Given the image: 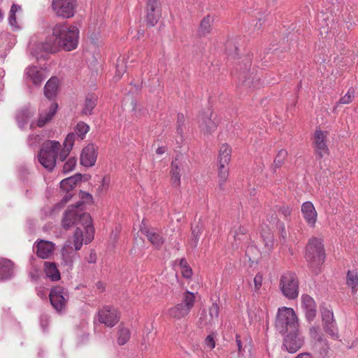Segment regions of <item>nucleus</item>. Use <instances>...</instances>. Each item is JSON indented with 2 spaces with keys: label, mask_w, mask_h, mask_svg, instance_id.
I'll list each match as a JSON object with an SVG mask.
<instances>
[{
  "label": "nucleus",
  "mask_w": 358,
  "mask_h": 358,
  "mask_svg": "<svg viewBox=\"0 0 358 358\" xmlns=\"http://www.w3.org/2000/svg\"><path fill=\"white\" fill-rule=\"evenodd\" d=\"M325 255L321 239L312 238L306 248V259L310 268L317 272L318 267L324 261Z\"/></svg>",
  "instance_id": "obj_5"
},
{
  "label": "nucleus",
  "mask_w": 358,
  "mask_h": 358,
  "mask_svg": "<svg viewBox=\"0 0 358 358\" xmlns=\"http://www.w3.org/2000/svg\"><path fill=\"white\" fill-rule=\"evenodd\" d=\"M38 295L41 297V298H43L45 296V294L42 291V290H38Z\"/></svg>",
  "instance_id": "obj_62"
},
{
  "label": "nucleus",
  "mask_w": 358,
  "mask_h": 358,
  "mask_svg": "<svg viewBox=\"0 0 358 358\" xmlns=\"http://www.w3.org/2000/svg\"><path fill=\"white\" fill-rule=\"evenodd\" d=\"M72 247L71 242L66 243L61 250V265L66 268L71 270L73 266L75 260L78 258V255Z\"/></svg>",
  "instance_id": "obj_11"
},
{
  "label": "nucleus",
  "mask_w": 358,
  "mask_h": 358,
  "mask_svg": "<svg viewBox=\"0 0 358 358\" xmlns=\"http://www.w3.org/2000/svg\"><path fill=\"white\" fill-rule=\"evenodd\" d=\"M141 231L157 248H159L164 242V237L154 229L141 228Z\"/></svg>",
  "instance_id": "obj_22"
},
{
  "label": "nucleus",
  "mask_w": 358,
  "mask_h": 358,
  "mask_svg": "<svg viewBox=\"0 0 358 358\" xmlns=\"http://www.w3.org/2000/svg\"><path fill=\"white\" fill-rule=\"evenodd\" d=\"M346 283L351 288L352 292L355 293L358 290V275L355 271H349L346 277Z\"/></svg>",
  "instance_id": "obj_33"
},
{
  "label": "nucleus",
  "mask_w": 358,
  "mask_h": 358,
  "mask_svg": "<svg viewBox=\"0 0 358 358\" xmlns=\"http://www.w3.org/2000/svg\"><path fill=\"white\" fill-rule=\"evenodd\" d=\"M13 275V263L9 259L0 258V281L10 279Z\"/></svg>",
  "instance_id": "obj_21"
},
{
  "label": "nucleus",
  "mask_w": 358,
  "mask_h": 358,
  "mask_svg": "<svg viewBox=\"0 0 358 358\" xmlns=\"http://www.w3.org/2000/svg\"><path fill=\"white\" fill-rule=\"evenodd\" d=\"M190 310L180 303L170 308L168 310L169 315L176 320H180L188 315Z\"/></svg>",
  "instance_id": "obj_24"
},
{
  "label": "nucleus",
  "mask_w": 358,
  "mask_h": 358,
  "mask_svg": "<svg viewBox=\"0 0 358 358\" xmlns=\"http://www.w3.org/2000/svg\"><path fill=\"white\" fill-rule=\"evenodd\" d=\"M75 141V134H69L63 143L64 148L61 149V144L57 141H47L43 143L38 157L41 164L47 170L51 171L56 165L57 157L60 161H64L69 155Z\"/></svg>",
  "instance_id": "obj_3"
},
{
  "label": "nucleus",
  "mask_w": 358,
  "mask_h": 358,
  "mask_svg": "<svg viewBox=\"0 0 358 358\" xmlns=\"http://www.w3.org/2000/svg\"><path fill=\"white\" fill-rule=\"evenodd\" d=\"M182 275L186 278H189L192 275V269L189 266H184L183 268H182Z\"/></svg>",
  "instance_id": "obj_53"
},
{
  "label": "nucleus",
  "mask_w": 358,
  "mask_h": 358,
  "mask_svg": "<svg viewBox=\"0 0 358 358\" xmlns=\"http://www.w3.org/2000/svg\"><path fill=\"white\" fill-rule=\"evenodd\" d=\"M21 7L13 4L9 12L8 22L9 24L13 27V30H17L20 28L16 20V13L18 10H20Z\"/></svg>",
  "instance_id": "obj_35"
},
{
  "label": "nucleus",
  "mask_w": 358,
  "mask_h": 358,
  "mask_svg": "<svg viewBox=\"0 0 358 358\" xmlns=\"http://www.w3.org/2000/svg\"><path fill=\"white\" fill-rule=\"evenodd\" d=\"M226 165L222 164L218 165V184L221 189H224L229 176V169Z\"/></svg>",
  "instance_id": "obj_31"
},
{
  "label": "nucleus",
  "mask_w": 358,
  "mask_h": 358,
  "mask_svg": "<svg viewBox=\"0 0 358 358\" xmlns=\"http://www.w3.org/2000/svg\"><path fill=\"white\" fill-rule=\"evenodd\" d=\"M39 138V136L36 135H31L29 136L28 141L29 143L31 146L34 145V143H37L38 140Z\"/></svg>",
  "instance_id": "obj_57"
},
{
  "label": "nucleus",
  "mask_w": 358,
  "mask_h": 358,
  "mask_svg": "<svg viewBox=\"0 0 358 358\" xmlns=\"http://www.w3.org/2000/svg\"><path fill=\"white\" fill-rule=\"evenodd\" d=\"M236 342L238 347V352L240 355H241L244 351V349L243 348L242 343L240 338V336L238 334L236 335Z\"/></svg>",
  "instance_id": "obj_54"
},
{
  "label": "nucleus",
  "mask_w": 358,
  "mask_h": 358,
  "mask_svg": "<svg viewBox=\"0 0 358 358\" xmlns=\"http://www.w3.org/2000/svg\"><path fill=\"white\" fill-rule=\"evenodd\" d=\"M231 154L229 146L226 143L222 144L219 151V164H228L231 160Z\"/></svg>",
  "instance_id": "obj_27"
},
{
  "label": "nucleus",
  "mask_w": 358,
  "mask_h": 358,
  "mask_svg": "<svg viewBox=\"0 0 358 358\" xmlns=\"http://www.w3.org/2000/svg\"><path fill=\"white\" fill-rule=\"evenodd\" d=\"M78 36L79 30L76 27L57 24L52 27V34L39 45V48L46 53L56 52L60 48L71 51L77 47Z\"/></svg>",
  "instance_id": "obj_2"
},
{
  "label": "nucleus",
  "mask_w": 358,
  "mask_h": 358,
  "mask_svg": "<svg viewBox=\"0 0 358 358\" xmlns=\"http://www.w3.org/2000/svg\"><path fill=\"white\" fill-rule=\"evenodd\" d=\"M184 266H188L187 262L185 259H181L180 261V266L183 268Z\"/></svg>",
  "instance_id": "obj_63"
},
{
  "label": "nucleus",
  "mask_w": 358,
  "mask_h": 358,
  "mask_svg": "<svg viewBox=\"0 0 358 358\" xmlns=\"http://www.w3.org/2000/svg\"><path fill=\"white\" fill-rule=\"evenodd\" d=\"M185 123V117L182 114L178 115L177 124L184 125Z\"/></svg>",
  "instance_id": "obj_58"
},
{
  "label": "nucleus",
  "mask_w": 358,
  "mask_h": 358,
  "mask_svg": "<svg viewBox=\"0 0 358 358\" xmlns=\"http://www.w3.org/2000/svg\"><path fill=\"white\" fill-rule=\"evenodd\" d=\"M355 97V90L350 88L348 92L342 96L339 101L336 103V106L337 107L339 104H348L352 101Z\"/></svg>",
  "instance_id": "obj_41"
},
{
  "label": "nucleus",
  "mask_w": 358,
  "mask_h": 358,
  "mask_svg": "<svg viewBox=\"0 0 358 358\" xmlns=\"http://www.w3.org/2000/svg\"><path fill=\"white\" fill-rule=\"evenodd\" d=\"M99 321L106 327H113L119 321L120 316L117 310L110 306H104L98 313Z\"/></svg>",
  "instance_id": "obj_9"
},
{
  "label": "nucleus",
  "mask_w": 358,
  "mask_h": 358,
  "mask_svg": "<svg viewBox=\"0 0 358 358\" xmlns=\"http://www.w3.org/2000/svg\"><path fill=\"white\" fill-rule=\"evenodd\" d=\"M310 334L312 338L319 342L322 341V337L319 332V328L313 327L310 329Z\"/></svg>",
  "instance_id": "obj_48"
},
{
  "label": "nucleus",
  "mask_w": 358,
  "mask_h": 358,
  "mask_svg": "<svg viewBox=\"0 0 358 358\" xmlns=\"http://www.w3.org/2000/svg\"><path fill=\"white\" fill-rule=\"evenodd\" d=\"M220 313V307L217 303H213L212 306L209 308V317L210 318L207 322L204 323V324H215L218 321Z\"/></svg>",
  "instance_id": "obj_37"
},
{
  "label": "nucleus",
  "mask_w": 358,
  "mask_h": 358,
  "mask_svg": "<svg viewBox=\"0 0 358 358\" xmlns=\"http://www.w3.org/2000/svg\"><path fill=\"white\" fill-rule=\"evenodd\" d=\"M176 133L180 136V139L182 140L183 138V134H184V125L177 124Z\"/></svg>",
  "instance_id": "obj_56"
},
{
  "label": "nucleus",
  "mask_w": 358,
  "mask_h": 358,
  "mask_svg": "<svg viewBox=\"0 0 358 358\" xmlns=\"http://www.w3.org/2000/svg\"><path fill=\"white\" fill-rule=\"evenodd\" d=\"M57 87L58 79L57 78H51L45 85V96L49 99L55 97L57 92Z\"/></svg>",
  "instance_id": "obj_26"
},
{
  "label": "nucleus",
  "mask_w": 358,
  "mask_h": 358,
  "mask_svg": "<svg viewBox=\"0 0 358 358\" xmlns=\"http://www.w3.org/2000/svg\"><path fill=\"white\" fill-rule=\"evenodd\" d=\"M301 213L306 222L310 227H314L317 218V211L310 201H306L301 206Z\"/></svg>",
  "instance_id": "obj_17"
},
{
  "label": "nucleus",
  "mask_w": 358,
  "mask_h": 358,
  "mask_svg": "<svg viewBox=\"0 0 358 358\" xmlns=\"http://www.w3.org/2000/svg\"><path fill=\"white\" fill-rule=\"evenodd\" d=\"M80 197L81 199L80 201L76 202V205H71L70 206L67 210H69L71 207H75L78 210H79L80 213L83 212V205L85 203H90L92 201V196L91 194L86 193L85 192H80Z\"/></svg>",
  "instance_id": "obj_34"
},
{
  "label": "nucleus",
  "mask_w": 358,
  "mask_h": 358,
  "mask_svg": "<svg viewBox=\"0 0 358 358\" xmlns=\"http://www.w3.org/2000/svg\"><path fill=\"white\" fill-rule=\"evenodd\" d=\"M77 6L76 0H52V8L57 16L62 18L72 17Z\"/></svg>",
  "instance_id": "obj_7"
},
{
  "label": "nucleus",
  "mask_w": 358,
  "mask_h": 358,
  "mask_svg": "<svg viewBox=\"0 0 358 358\" xmlns=\"http://www.w3.org/2000/svg\"><path fill=\"white\" fill-rule=\"evenodd\" d=\"M71 196H72L71 194L69 193V192H67L66 194L64 196V197L62 199V202L64 203H67L69 201V199L71 198Z\"/></svg>",
  "instance_id": "obj_60"
},
{
  "label": "nucleus",
  "mask_w": 358,
  "mask_h": 358,
  "mask_svg": "<svg viewBox=\"0 0 358 358\" xmlns=\"http://www.w3.org/2000/svg\"><path fill=\"white\" fill-rule=\"evenodd\" d=\"M275 325L278 331L282 334L298 329V320L294 310L287 307L279 308Z\"/></svg>",
  "instance_id": "obj_4"
},
{
  "label": "nucleus",
  "mask_w": 358,
  "mask_h": 358,
  "mask_svg": "<svg viewBox=\"0 0 358 358\" xmlns=\"http://www.w3.org/2000/svg\"><path fill=\"white\" fill-rule=\"evenodd\" d=\"M90 127L83 122H80L77 124L75 128L76 135L81 139H83L85 134L89 131Z\"/></svg>",
  "instance_id": "obj_40"
},
{
  "label": "nucleus",
  "mask_w": 358,
  "mask_h": 358,
  "mask_svg": "<svg viewBox=\"0 0 358 358\" xmlns=\"http://www.w3.org/2000/svg\"><path fill=\"white\" fill-rule=\"evenodd\" d=\"M196 296L193 292L186 291L182 294L180 305L191 310L195 303Z\"/></svg>",
  "instance_id": "obj_29"
},
{
  "label": "nucleus",
  "mask_w": 358,
  "mask_h": 358,
  "mask_svg": "<svg viewBox=\"0 0 358 358\" xmlns=\"http://www.w3.org/2000/svg\"><path fill=\"white\" fill-rule=\"evenodd\" d=\"M166 150V147H164V146H162V147H159L157 150H156V153L157 155H162L164 154Z\"/></svg>",
  "instance_id": "obj_59"
},
{
  "label": "nucleus",
  "mask_w": 358,
  "mask_h": 358,
  "mask_svg": "<svg viewBox=\"0 0 358 358\" xmlns=\"http://www.w3.org/2000/svg\"><path fill=\"white\" fill-rule=\"evenodd\" d=\"M279 232L280 237L282 238L284 240H286L287 238V232L285 229V227L283 224H280L279 225Z\"/></svg>",
  "instance_id": "obj_55"
},
{
  "label": "nucleus",
  "mask_w": 358,
  "mask_h": 358,
  "mask_svg": "<svg viewBox=\"0 0 358 358\" xmlns=\"http://www.w3.org/2000/svg\"><path fill=\"white\" fill-rule=\"evenodd\" d=\"M49 297L52 306L57 311H62L65 308L68 294L63 287L52 288Z\"/></svg>",
  "instance_id": "obj_10"
},
{
  "label": "nucleus",
  "mask_w": 358,
  "mask_h": 358,
  "mask_svg": "<svg viewBox=\"0 0 358 358\" xmlns=\"http://www.w3.org/2000/svg\"><path fill=\"white\" fill-rule=\"evenodd\" d=\"M262 237L264 238V241L265 242V245L268 248V249H270L273 246V236L268 235L266 237H264L262 236Z\"/></svg>",
  "instance_id": "obj_52"
},
{
  "label": "nucleus",
  "mask_w": 358,
  "mask_h": 358,
  "mask_svg": "<svg viewBox=\"0 0 358 358\" xmlns=\"http://www.w3.org/2000/svg\"><path fill=\"white\" fill-rule=\"evenodd\" d=\"M76 179L75 177H71L62 180L60 182V187L62 189L69 192L76 185Z\"/></svg>",
  "instance_id": "obj_42"
},
{
  "label": "nucleus",
  "mask_w": 358,
  "mask_h": 358,
  "mask_svg": "<svg viewBox=\"0 0 358 358\" xmlns=\"http://www.w3.org/2000/svg\"><path fill=\"white\" fill-rule=\"evenodd\" d=\"M97 157L96 148L93 144H89L82 151L80 163L86 167L94 165Z\"/></svg>",
  "instance_id": "obj_15"
},
{
  "label": "nucleus",
  "mask_w": 358,
  "mask_h": 358,
  "mask_svg": "<svg viewBox=\"0 0 358 358\" xmlns=\"http://www.w3.org/2000/svg\"><path fill=\"white\" fill-rule=\"evenodd\" d=\"M199 127L204 134H210L217 127V124L212 119V113L208 110L199 117Z\"/></svg>",
  "instance_id": "obj_19"
},
{
  "label": "nucleus",
  "mask_w": 358,
  "mask_h": 358,
  "mask_svg": "<svg viewBox=\"0 0 358 358\" xmlns=\"http://www.w3.org/2000/svg\"><path fill=\"white\" fill-rule=\"evenodd\" d=\"M146 3V22L150 26H155L159 17L160 10L159 0H143Z\"/></svg>",
  "instance_id": "obj_12"
},
{
  "label": "nucleus",
  "mask_w": 358,
  "mask_h": 358,
  "mask_svg": "<svg viewBox=\"0 0 358 358\" xmlns=\"http://www.w3.org/2000/svg\"><path fill=\"white\" fill-rule=\"evenodd\" d=\"M263 276L261 273H257L254 278V283L255 289H259L262 285Z\"/></svg>",
  "instance_id": "obj_50"
},
{
  "label": "nucleus",
  "mask_w": 358,
  "mask_h": 358,
  "mask_svg": "<svg viewBox=\"0 0 358 358\" xmlns=\"http://www.w3.org/2000/svg\"><path fill=\"white\" fill-rule=\"evenodd\" d=\"M44 270L46 276L52 281H57L60 279V273L54 262H45Z\"/></svg>",
  "instance_id": "obj_25"
},
{
  "label": "nucleus",
  "mask_w": 358,
  "mask_h": 358,
  "mask_svg": "<svg viewBox=\"0 0 358 358\" xmlns=\"http://www.w3.org/2000/svg\"><path fill=\"white\" fill-rule=\"evenodd\" d=\"M57 104L53 103L50 105L49 108V110L48 112L41 111L39 113L38 119L36 122V125L38 127H43L45 124H47L49 121L51 120L52 117L55 115L57 110Z\"/></svg>",
  "instance_id": "obj_23"
},
{
  "label": "nucleus",
  "mask_w": 358,
  "mask_h": 358,
  "mask_svg": "<svg viewBox=\"0 0 358 358\" xmlns=\"http://www.w3.org/2000/svg\"><path fill=\"white\" fill-rule=\"evenodd\" d=\"M296 358H313L309 353H301Z\"/></svg>",
  "instance_id": "obj_61"
},
{
  "label": "nucleus",
  "mask_w": 358,
  "mask_h": 358,
  "mask_svg": "<svg viewBox=\"0 0 358 358\" xmlns=\"http://www.w3.org/2000/svg\"><path fill=\"white\" fill-rule=\"evenodd\" d=\"M247 229L243 227H239L234 234L236 241H243L246 238Z\"/></svg>",
  "instance_id": "obj_47"
},
{
  "label": "nucleus",
  "mask_w": 358,
  "mask_h": 358,
  "mask_svg": "<svg viewBox=\"0 0 358 358\" xmlns=\"http://www.w3.org/2000/svg\"><path fill=\"white\" fill-rule=\"evenodd\" d=\"M282 294L289 299H295L299 295V281L296 274L287 271L282 274L280 281Z\"/></svg>",
  "instance_id": "obj_6"
},
{
  "label": "nucleus",
  "mask_w": 358,
  "mask_h": 358,
  "mask_svg": "<svg viewBox=\"0 0 358 358\" xmlns=\"http://www.w3.org/2000/svg\"><path fill=\"white\" fill-rule=\"evenodd\" d=\"M322 324L335 322L334 319L333 311L327 308H324L321 310Z\"/></svg>",
  "instance_id": "obj_43"
},
{
  "label": "nucleus",
  "mask_w": 358,
  "mask_h": 358,
  "mask_svg": "<svg viewBox=\"0 0 358 358\" xmlns=\"http://www.w3.org/2000/svg\"><path fill=\"white\" fill-rule=\"evenodd\" d=\"M77 226L73 237L75 250H80L83 243L87 244L94 238V230L90 214L80 213L76 208L71 207L67 210L62 220V226L69 229L72 226Z\"/></svg>",
  "instance_id": "obj_1"
},
{
  "label": "nucleus",
  "mask_w": 358,
  "mask_h": 358,
  "mask_svg": "<svg viewBox=\"0 0 358 358\" xmlns=\"http://www.w3.org/2000/svg\"><path fill=\"white\" fill-rule=\"evenodd\" d=\"M323 328L325 332L332 338L335 339L338 338V329L335 322L323 324Z\"/></svg>",
  "instance_id": "obj_39"
},
{
  "label": "nucleus",
  "mask_w": 358,
  "mask_h": 358,
  "mask_svg": "<svg viewBox=\"0 0 358 358\" xmlns=\"http://www.w3.org/2000/svg\"><path fill=\"white\" fill-rule=\"evenodd\" d=\"M280 213H282L285 217H287L291 215L292 208L287 206H283L280 208Z\"/></svg>",
  "instance_id": "obj_51"
},
{
  "label": "nucleus",
  "mask_w": 358,
  "mask_h": 358,
  "mask_svg": "<svg viewBox=\"0 0 358 358\" xmlns=\"http://www.w3.org/2000/svg\"><path fill=\"white\" fill-rule=\"evenodd\" d=\"M287 333L284 338L283 346L289 353H294L303 345V338L299 334L298 329Z\"/></svg>",
  "instance_id": "obj_8"
},
{
  "label": "nucleus",
  "mask_w": 358,
  "mask_h": 358,
  "mask_svg": "<svg viewBox=\"0 0 358 358\" xmlns=\"http://www.w3.org/2000/svg\"><path fill=\"white\" fill-rule=\"evenodd\" d=\"M287 156V151L286 150L282 149L277 154L275 159L274 160V165L275 167H280L284 163L285 158Z\"/></svg>",
  "instance_id": "obj_44"
},
{
  "label": "nucleus",
  "mask_w": 358,
  "mask_h": 358,
  "mask_svg": "<svg viewBox=\"0 0 358 358\" xmlns=\"http://www.w3.org/2000/svg\"><path fill=\"white\" fill-rule=\"evenodd\" d=\"M182 156L178 155L172 161L170 172L172 185L176 187L180 186V171L182 169Z\"/></svg>",
  "instance_id": "obj_14"
},
{
  "label": "nucleus",
  "mask_w": 358,
  "mask_h": 358,
  "mask_svg": "<svg viewBox=\"0 0 358 358\" xmlns=\"http://www.w3.org/2000/svg\"><path fill=\"white\" fill-rule=\"evenodd\" d=\"M34 250L38 257L48 259L54 254L55 244L49 241L39 240L35 242Z\"/></svg>",
  "instance_id": "obj_13"
},
{
  "label": "nucleus",
  "mask_w": 358,
  "mask_h": 358,
  "mask_svg": "<svg viewBox=\"0 0 358 358\" xmlns=\"http://www.w3.org/2000/svg\"><path fill=\"white\" fill-rule=\"evenodd\" d=\"M24 76L27 80L31 81L35 85H40L46 77L44 73L36 66L27 68Z\"/></svg>",
  "instance_id": "obj_20"
},
{
  "label": "nucleus",
  "mask_w": 358,
  "mask_h": 358,
  "mask_svg": "<svg viewBox=\"0 0 358 358\" xmlns=\"http://www.w3.org/2000/svg\"><path fill=\"white\" fill-rule=\"evenodd\" d=\"M95 262V254L92 255L91 253L90 259L89 260V262Z\"/></svg>",
  "instance_id": "obj_64"
},
{
  "label": "nucleus",
  "mask_w": 358,
  "mask_h": 358,
  "mask_svg": "<svg viewBox=\"0 0 358 358\" xmlns=\"http://www.w3.org/2000/svg\"><path fill=\"white\" fill-rule=\"evenodd\" d=\"M126 71V66L123 59H118L117 61L115 76L117 78H120Z\"/></svg>",
  "instance_id": "obj_46"
},
{
  "label": "nucleus",
  "mask_w": 358,
  "mask_h": 358,
  "mask_svg": "<svg viewBox=\"0 0 358 358\" xmlns=\"http://www.w3.org/2000/svg\"><path fill=\"white\" fill-rule=\"evenodd\" d=\"M301 306L308 321H312L316 316V304L314 299L308 294L301 296Z\"/></svg>",
  "instance_id": "obj_18"
},
{
  "label": "nucleus",
  "mask_w": 358,
  "mask_h": 358,
  "mask_svg": "<svg viewBox=\"0 0 358 358\" xmlns=\"http://www.w3.org/2000/svg\"><path fill=\"white\" fill-rule=\"evenodd\" d=\"M32 113L27 108L18 111L16 115V120L18 126L20 128H23L27 124L29 119L32 117Z\"/></svg>",
  "instance_id": "obj_30"
},
{
  "label": "nucleus",
  "mask_w": 358,
  "mask_h": 358,
  "mask_svg": "<svg viewBox=\"0 0 358 358\" xmlns=\"http://www.w3.org/2000/svg\"><path fill=\"white\" fill-rule=\"evenodd\" d=\"M213 18L210 15L203 17L200 23L199 32L201 36H206L211 31Z\"/></svg>",
  "instance_id": "obj_32"
},
{
  "label": "nucleus",
  "mask_w": 358,
  "mask_h": 358,
  "mask_svg": "<svg viewBox=\"0 0 358 358\" xmlns=\"http://www.w3.org/2000/svg\"><path fill=\"white\" fill-rule=\"evenodd\" d=\"M202 231L203 224L200 222H199L195 227H192L190 244L193 248L196 247Z\"/></svg>",
  "instance_id": "obj_36"
},
{
  "label": "nucleus",
  "mask_w": 358,
  "mask_h": 358,
  "mask_svg": "<svg viewBox=\"0 0 358 358\" xmlns=\"http://www.w3.org/2000/svg\"><path fill=\"white\" fill-rule=\"evenodd\" d=\"M327 135V131H322L321 130H317L315 133V150L320 157H322L325 155H328L329 152V149L327 148L325 141Z\"/></svg>",
  "instance_id": "obj_16"
},
{
  "label": "nucleus",
  "mask_w": 358,
  "mask_h": 358,
  "mask_svg": "<svg viewBox=\"0 0 358 358\" xmlns=\"http://www.w3.org/2000/svg\"><path fill=\"white\" fill-rule=\"evenodd\" d=\"M98 97L95 94H88L86 96L83 113L85 115H90L92 110L95 108L97 103Z\"/></svg>",
  "instance_id": "obj_28"
},
{
  "label": "nucleus",
  "mask_w": 358,
  "mask_h": 358,
  "mask_svg": "<svg viewBox=\"0 0 358 358\" xmlns=\"http://www.w3.org/2000/svg\"><path fill=\"white\" fill-rule=\"evenodd\" d=\"M130 331L124 327H120L117 334V343L120 345H124L130 338Z\"/></svg>",
  "instance_id": "obj_38"
},
{
  "label": "nucleus",
  "mask_w": 358,
  "mask_h": 358,
  "mask_svg": "<svg viewBox=\"0 0 358 358\" xmlns=\"http://www.w3.org/2000/svg\"><path fill=\"white\" fill-rule=\"evenodd\" d=\"M76 165V159L75 157H70L64 164L63 171L64 173H69L74 169Z\"/></svg>",
  "instance_id": "obj_45"
},
{
  "label": "nucleus",
  "mask_w": 358,
  "mask_h": 358,
  "mask_svg": "<svg viewBox=\"0 0 358 358\" xmlns=\"http://www.w3.org/2000/svg\"><path fill=\"white\" fill-rule=\"evenodd\" d=\"M205 345L210 350L215 347V341L212 335H208L205 339Z\"/></svg>",
  "instance_id": "obj_49"
}]
</instances>
